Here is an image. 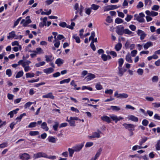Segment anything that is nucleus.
<instances>
[{
	"instance_id": "nucleus-51",
	"label": "nucleus",
	"mask_w": 160,
	"mask_h": 160,
	"mask_svg": "<svg viewBox=\"0 0 160 160\" xmlns=\"http://www.w3.org/2000/svg\"><path fill=\"white\" fill-rule=\"evenodd\" d=\"M94 41H93V40H92V42H91V43L90 44V46H91L92 49L94 51H95L96 50V48H95V47L94 44Z\"/></svg>"
},
{
	"instance_id": "nucleus-50",
	"label": "nucleus",
	"mask_w": 160,
	"mask_h": 160,
	"mask_svg": "<svg viewBox=\"0 0 160 160\" xmlns=\"http://www.w3.org/2000/svg\"><path fill=\"white\" fill-rule=\"evenodd\" d=\"M102 151V148H99V149L98 150V151L95 155L98 157L100 155Z\"/></svg>"
},
{
	"instance_id": "nucleus-13",
	"label": "nucleus",
	"mask_w": 160,
	"mask_h": 160,
	"mask_svg": "<svg viewBox=\"0 0 160 160\" xmlns=\"http://www.w3.org/2000/svg\"><path fill=\"white\" fill-rule=\"evenodd\" d=\"M118 74L120 77H122L127 71V69L125 68H123L121 67H118Z\"/></svg>"
},
{
	"instance_id": "nucleus-40",
	"label": "nucleus",
	"mask_w": 160,
	"mask_h": 160,
	"mask_svg": "<svg viewBox=\"0 0 160 160\" xmlns=\"http://www.w3.org/2000/svg\"><path fill=\"white\" fill-rule=\"evenodd\" d=\"M95 87L98 90H100L102 88V86L100 83H97L96 84Z\"/></svg>"
},
{
	"instance_id": "nucleus-28",
	"label": "nucleus",
	"mask_w": 160,
	"mask_h": 160,
	"mask_svg": "<svg viewBox=\"0 0 160 160\" xmlns=\"http://www.w3.org/2000/svg\"><path fill=\"white\" fill-rule=\"evenodd\" d=\"M122 47V44L121 43H118L115 47L116 50L117 51H119L121 49Z\"/></svg>"
},
{
	"instance_id": "nucleus-5",
	"label": "nucleus",
	"mask_w": 160,
	"mask_h": 160,
	"mask_svg": "<svg viewBox=\"0 0 160 160\" xmlns=\"http://www.w3.org/2000/svg\"><path fill=\"white\" fill-rule=\"evenodd\" d=\"M101 133L100 131L98 130L97 132H95L92 133V135L91 136H88V137L90 138H98L100 137V134Z\"/></svg>"
},
{
	"instance_id": "nucleus-55",
	"label": "nucleus",
	"mask_w": 160,
	"mask_h": 160,
	"mask_svg": "<svg viewBox=\"0 0 160 160\" xmlns=\"http://www.w3.org/2000/svg\"><path fill=\"white\" fill-rule=\"evenodd\" d=\"M102 59L104 61H106L108 59L107 58V55L105 54H102L101 56Z\"/></svg>"
},
{
	"instance_id": "nucleus-16",
	"label": "nucleus",
	"mask_w": 160,
	"mask_h": 160,
	"mask_svg": "<svg viewBox=\"0 0 160 160\" xmlns=\"http://www.w3.org/2000/svg\"><path fill=\"white\" fill-rule=\"evenodd\" d=\"M54 69L52 68H47L44 69L43 72L46 74L50 73L54 71Z\"/></svg>"
},
{
	"instance_id": "nucleus-44",
	"label": "nucleus",
	"mask_w": 160,
	"mask_h": 160,
	"mask_svg": "<svg viewBox=\"0 0 160 160\" xmlns=\"http://www.w3.org/2000/svg\"><path fill=\"white\" fill-rule=\"evenodd\" d=\"M159 8L160 7L159 6L157 5H154L152 8V10L158 11Z\"/></svg>"
},
{
	"instance_id": "nucleus-1",
	"label": "nucleus",
	"mask_w": 160,
	"mask_h": 160,
	"mask_svg": "<svg viewBox=\"0 0 160 160\" xmlns=\"http://www.w3.org/2000/svg\"><path fill=\"white\" fill-rule=\"evenodd\" d=\"M41 157L44 158L52 160H54L56 158L55 156H48L46 153L43 152H40L33 155V158L37 159Z\"/></svg>"
},
{
	"instance_id": "nucleus-11",
	"label": "nucleus",
	"mask_w": 160,
	"mask_h": 160,
	"mask_svg": "<svg viewBox=\"0 0 160 160\" xmlns=\"http://www.w3.org/2000/svg\"><path fill=\"white\" fill-rule=\"evenodd\" d=\"M43 98H49L52 99H54V96L53 95L52 93L51 92H49L46 94L42 96Z\"/></svg>"
},
{
	"instance_id": "nucleus-9",
	"label": "nucleus",
	"mask_w": 160,
	"mask_h": 160,
	"mask_svg": "<svg viewBox=\"0 0 160 160\" xmlns=\"http://www.w3.org/2000/svg\"><path fill=\"white\" fill-rule=\"evenodd\" d=\"M19 157L20 159L22 160H28L30 159L29 155L27 153H24L22 154H20Z\"/></svg>"
},
{
	"instance_id": "nucleus-54",
	"label": "nucleus",
	"mask_w": 160,
	"mask_h": 160,
	"mask_svg": "<svg viewBox=\"0 0 160 160\" xmlns=\"http://www.w3.org/2000/svg\"><path fill=\"white\" fill-rule=\"evenodd\" d=\"M93 144L92 142H88L86 143L85 146L86 148L90 147L93 145Z\"/></svg>"
},
{
	"instance_id": "nucleus-57",
	"label": "nucleus",
	"mask_w": 160,
	"mask_h": 160,
	"mask_svg": "<svg viewBox=\"0 0 160 160\" xmlns=\"http://www.w3.org/2000/svg\"><path fill=\"white\" fill-rule=\"evenodd\" d=\"M32 103H33L32 102H28L25 104L24 105L25 108H26L28 107H29Z\"/></svg>"
},
{
	"instance_id": "nucleus-17",
	"label": "nucleus",
	"mask_w": 160,
	"mask_h": 160,
	"mask_svg": "<svg viewBox=\"0 0 160 160\" xmlns=\"http://www.w3.org/2000/svg\"><path fill=\"white\" fill-rule=\"evenodd\" d=\"M64 60L60 58L57 59L55 62V63L57 64L58 66L62 64Z\"/></svg>"
},
{
	"instance_id": "nucleus-29",
	"label": "nucleus",
	"mask_w": 160,
	"mask_h": 160,
	"mask_svg": "<svg viewBox=\"0 0 160 160\" xmlns=\"http://www.w3.org/2000/svg\"><path fill=\"white\" fill-rule=\"evenodd\" d=\"M99 7V5L93 4L92 5L91 8L94 10H96L98 9Z\"/></svg>"
},
{
	"instance_id": "nucleus-39",
	"label": "nucleus",
	"mask_w": 160,
	"mask_h": 160,
	"mask_svg": "<svg viewBox=\"0 0 160 160\" xmlns=\"http://www.w3.org/2000/svg\"><path fill=\"white\" fill-rule=\"evenodd\" d=\"M55 124L53 126V128L55 131H57L59 125V123L58 122H55Z\"/></svg>"
},
{
	"instance_id": "nucleus-18",
	"label": "nucleus",
	"mask_w": 160,
	"mask_h": 160,
	"mask_svg": "<svg viewBox=\"0 0 160 160\" xmlns=\"http://www.w3.org/2000/svg\"><path fill=\"white\" fill-rule=\"evenodd\" d=\"M102 120L104 121H105L108 123L111 122V120L110 118L108 116H103L101 118Z\"/></svg>"
},
{
	"instance_id": "nucleus-10",
	"label": "nucleus",
	"mask_w": 160,
	"mask_h": 160,
	"mask_svg": "<svg viewBox=\"0 0 160 160\" xmlns=\"http://www.w3.org/2000/svg\"><path fill=\"white\" fill-rule=\"evenodd\" d=\"M110 117L113 120L115 121V122L116 123L118 121L120 120H122L123 119V118L121 117H118L117 116L115 115H111Z\"/></svg>"
},
{
	"instance_id": "nucleus-8",
	"label": "nucleus",
	"mask_w": 160,
	"mask_h": 160,
	"mask_svg": "<svg viewBox=\"0 0 160 160\" xmlns=\"http://www.w3.org/2000/svg\"><path fill=\"white\" fill-rule=\"evenodd\" d=\"M137 34L138 35L140 36V38L141 40H142L144 39L147 35L144 31L140 29L138 30L137 31Z\"/></svg>"
},
{
	"instance_id": "nucleus-46",
	"label": "nucleus",
	"mask_w": 160,
	"mask_h": 160,
	"mask_svg": "<svg viewBox=\"0 0 160 160\" xmlns=\"http://www.w3.org/2000/svg\"><path fill=\"white\" fill-rule=\"evenodd\" d=\"M158 76H153L152 78V82H157L158 81Z\"/></svg>"
},
{
	"instance_id": "nucleus-38",
	"label": "nucleus",
	"mask_w": 160,
	"mask_h": 160,
	"mask_svg": "<svg viewBox=\"0 0 160 160\" xmlns=\"http://www.w3.org/2000/svg\"><path fill=\"white\" fill-rule=\"evenodd\" d=\"M68 122H69L70 126H75V122L72 119H70V120H68Z\"/></svg>"
},
{
	"instance_id": "nucleus-6",
	"label": "nucleus",
	"mask_w": 160,
	"mask_h": 160,
	"mask_svg": "<svg viewBox=\"0 0 160 160\" xmlns=\"http://www.w3.org/2000/svg\"><path fill=\"white\" fill-rule=\"evenodd\" d=\"M26 19L27 20H25L24 19H22L21 22V24H23V25L24 27L27 26V25L31 22L32 21L30 19V17L28 16L26 17Z\"/></svg>"
},
{
	"instance_id": "nucleus-64",
	"label": "nucleus",
	"mask_w": 160,
	"mask_h": 160,
	"mask_svg": "<svg viewBox=\"0 0 160 160\" xmlns=\"http://www.w3.org/2000/svg\"><path fill=\"white\" fill-rule=\"evenodd\" d=\"M137 51L136 50H134L132 51L131 52V56L133 57H135L136 56V54H137Z\"/></svg>"
},
{
	"instance_id": "nucleus-7",
	"label": "nucleus",
	"mask_w": 160,
	"mask_h": 160,
	"mask_svg": "<svg viewBox=\"0 0 160 160\" xmlns=\"http://www.w3.org/2000/svg\"><path fill=\"white\" fill-rule=\"evenodd\" d=\"M84 143H82L80 144L75 145L72 147V148H74V150L75 152H78L82 149Z\"/></svg>"
},
{
	"instance_id": "nucleus-37",
	"label": "nucleus",
	"mask_w": 160,
	"mask_h": 160,
	"mask_svg": "<svg viewBox=\"0 0 160 160\" xmlns=\"http://www.w3.org/2000/svg\"><path fill=\"white\" fill-rule=\"evenodd\" d=\"M133 18L132 16L127 14V17L125 18V20L128 22H129Z\"/></svg>"
},
{
	"instance_id": "nucleus-62",
	"label": "nucleus",
	"mask_w": 160,
	"mask_h": 160,
	"mask_svg": "<svg viewBox=\"0 0 160 160\" xmlns=\"http://www.w3.org/2000/svg\"><path fill=\"white\" fill-rule=\"evenodd\" d=\"M84 9V7L83 6L81 5H80V9L79 10V14L81 16H82V12Z\"/></svg>"
},
{
	"instance_id": "nucleus-2",
	"label": "nucleus",
	"mask_w": 160,
	"mask_h": 160,
	"mask_svg": "<svg viewBox=\"0 0 160 160\" xmlns=\"http://www.w3.org/2000/svg\"><path fill=\"white\" fill-rule=\"evenodd\" d=\"M114 96L117 98H127L128 95L125 93H118V91L115 92L114 93Z\"/></svg>"
},
{
	"instance_id": "nucleus-15",
	"label": "nucleus",
	"mask_w": 160,
	"mask_h": 160,
	"mask_svg": "<svg viewBox=\"0 0 160 160\" xmlns=\"http://www.w3.org/2000/svg\"><path fill=\"white\" fill-rule=\"evenodd\" d=\"M107 109L108 110H112L113 111L117 112L120 110L121 108L117 106H111L110 108H108Z\"/></svg>"
},
{
	"instance_id": "nucleus-34",
	"label": "nucleus",
	"mask_w": 160,
	"mask_h": 160,
	"mask_svg": "<svg viewBox=\"0 0 160 160\" xmlns=\"http://www.w3.org/2000/svg\"><path fill=\"white\" fill-rule=\"evenodd\" d=\"M148 139V138L146 137H144L141 139L139 142V144L141 146L143 143H144Z\"/></svg>"
},
{
	"instance_id": "nucleus-14",
	"label": "nucleus",
	"mask_w": 160,
	"mask_h": 160,
	"mask_svg": "<svg viewBox=\"0 0 160 160\" xmlns=\"http://www.w3.org/2000/svg\"><path fill=\"white\" fill-rule=\"evenodd\" d=\"M96 77L95 75L91 73H89L88 75L85 77V79L87 81H89L94 78Z\"/></svg>"
},
{
	"instance_id": "nucleus-21",
	"label": "nucleus",
	"mask_w": 160,
	"mask_h": 160,
	"mask_svg": "<svg viewBox=\"0 0 160 160\" xmlns=\"http://www.w3.org/2000/svg\"><path fill=\"white\" fill-rule=\"evenodd\" d=\"M9 35L8 36L7 38L8 39H10L11 38H14L16 36V34L15 32L14 31H12L11 32L9 33Z\"/></svg>"
},
{
	"instance_id": "nucleus-27",
	"label": "nucleus",
	"mask_w": 160,
	"mask_h": 160,
	"mask_svg": "<svg viewBox=\"0 0 160 160\" xmlns=\"http://www.w3.org/2000/svg\"><path fill=\"white\" fill-rule=\"evenodd\" d=\"M71 79L69 78L64 79L60 81L59 82L60 84H62L64 83H68L70 81Z\"/></svg>"
},
{
	"instance_id": "nucleus-60",
	"label": "nucleus",
	"mask_w": 160,
	"mask_h": 160,
	"mask_svg": "<svg viewBox=\"0 0 160 160\" xmlns=\"http://www.w3.org/2000/svg\"><path fill=\"white\" fill-rule=\"evenodd\" d=\"M67 24L65 22H60L59 25L62 28H65L67 26Z\"/></svg>"
},
{
	"instance_id": "nucleus-22",
	"label": "nucleus",
	"mask_w": 160,
	"mask_h": 160,
	"mask_svg": "<svg viewBox=\"0 0 160 160\" xmlns=\"http://www.w3.org/2000/svg\"><path fill=\"white\" fill-rule=\"evenodd\" d=\"M72 38L75 40L76 42L77 43H79L81 41L80 38L76 34L73 35Z\"/></svg>"
},
{
	"instance_id": "nucleus-53",
	"label": "nucleus",
	"mask_w": 160,
	"mask_h": 160,
	"mask_svg": "<svg viewBox=\"0 0 160 160\" xmlns=\"http://www.w3.org/2000/svg\"><path fill=\"white\" fill-rule=\"evenodd\" d=\"M25 64L23 63L22 66L24 68V70L25 72H27L30 70V67L29 66L25 67Z\"/></svg>"
},
{
	"instance_id": "nucleus-31",
	"label": "nucleus",
	"mask_w": 160,
	"mask_h": 160,
	"mask_svg": "<svg viewBox=\"0 0 160 160\" xmlns=\"http://www.w3.org/2000/svg\"><path fill=\"white\" fill-rule=\"evenodd\" d=\"M37 51H31V52H34L35 53H38L39 54L42 53L43 50L40 48H37L36 49Z\"/></svg>"
},
{
	"instance_id": "nucleus-19",
	"label": "nucleus",
	"mask_w": 160,
	"mask_h": 160,
	"mask_svg": "<svg viewBox=\"0 0 160 160\" xmlns=\"http://www.w3.org/2000/svg\"><path fill=\"white\" fill-rule=\"evenodd\" d=\"M128 119L130 120L136 122H138V118L137 117L132 115H130L129 116Z\"/></svg>"
},
{
	"instance_id": "nucleus-30",
	"label": "nucleus",
	"mask_w": 160,
	"mask_h": 160,
	"mask_svg": "<svg viewBox=\"0 0 160 160\" xmlns=\"http://www.w3.org/2000/svg\"><path fill=\"white\" fill-rule=\"evenodd\" d=\"M39 132L37 131H31L29 132V135L31 136H36L39 134Z\"/></svg>"
},
{
	"instance_id": "nucleus-3",
	"label": "nucleus",
	"mask_w": 160,
	"mask_h": 160,
	"mask_svg": "<svg viewBox=\"0 0 160 160\" xmlns=\"http://www.w3.org/2000/svg\"><path fill=\"white\" fill-rule=\"evenodd\" d=\"M124 27L122 25L117 26L116 32L119 35H122L124 33Z\"/></svg>"
},
{
	"instance_id": "nucleus-52",
	"label": "nucleus",
	"mask_w": 160,
	"mask_h": 160,
	"mask_svg": "<svg viewBox=\"0 0 160 160\" xmlns=\"http://www.w3.org/2000/svg\"><path fill=\"white\" fill-rule=\"evenodd\" d=\"M137 72L139 75H142L143 73V71L142 69L139 68L138 69L137 71Z\"/></svg>"
},
{
	"instance_id": "nucleus-42",
	"label": "nucleus",
	"mask_w": 160,
	"mask_h": 160,
	"mask_svg": "<svg viewBox=\"0 0 160 160\" xmlns=\"http://www.w3.org/2000/svg\"><path fill=\"white\" fill-rule=\"evenodd\" d=\"M156 149L157 150H160V140L157 141V144L155 146Z\"/></svg>"
},
{
	"instance_id": "nucleus-25",
	"label": "nucleus",
	"mask_w": 160,
	"mask_h": 160,
	"mask_svg": "<svg viewBox=\"0 0 160 160\" xmlns=\"http://www.w3.org/2000/svg\"><path fill=\"white\" fill-rule=\"evenodd\" d=\"M41 127L46 131H48V128L47 126V124L46 122H44L42 124Z\"/></svg>"
},
{
	"instance_id": "nucleus-43",
	"label": "nucleus",
	"mask_w": 160,
	"mask_h": 160,
	"mask_svg": "<svg viewBox=\"0 0 160 160\" xmlns=\"http://www.w3.org/2000/svg\"><path fill=\"white\" fill-rule=\"evenodd\" d=\"M82 90L85 89H88L90 91H92V88L90 87L86 86H83L82 88Z\"/></svg>"
},
{
	"instance_id": "nucleus-59",
	"label": "nucleus",
	"mask_w": 160,
	"mask_h": 160,
	"mask_svg": "<svg viewBox=\"0 0 160 160\" xmlns=\"http://www.w3.org/2000/svg\"><path fill=\"white\" fill-rule=\"evenodd\" d=\"M130 28L132 31H135L136 28V27L134 25H130L129 26Z\"/></svg>"
},
{
	"instance_id": "nucleus-47",
	"label": "nucleus",
	"mask_w": 160,
	"mask_h": 160,
	"mask_svg": "<svg viewBox=\"0 0 160 160\" xmlns=\"http://www.w3.org/2000/svg\"><path fill=\"white\" fill-rule=\"evenodd\" d=\"M148 121L146 119L143 120L142 122V124L145 126H147L148 124Z\"/></svg>"
},
{
	"instance_id": "nucleus-23",
	"label": "nucleus",
	"mask_w": 160,
	"mask_h": 160,
	"mask_svg": "<svg viewBox=\"0 0 160 160\" xmlns=\"http://www.w3.org/2000/svg\"><path fill=\"white\" fill-rule=\"evenodd\" d=\"M124 33L125 34H127L129 35H132V36H133V34L134 33L130 31L128 29H125L124 30Z\"/></svg>"
},
{
	"instance_id": "nucleus-4",
	"label": "nucleus",
	"mask_w": 160,
	"mask_h": 160,
	"mask_svg": "<svg viewBox=\"0 0 160 160\" xmlns=\"http://www.w3.org/2000/svg\"><path fill=\"white\" fill-rule=\"evenodd\" d=\"M122 125L126 129L129 131L134 130L136 126L135 125L131 124L124 123Z\"/></svg>"
},
{
	"instance_id": "nucleus-36",
	"label": "nucleus",
	"mask_w": 160,
	"mask_h": 160,
	"mask_svg": "<svg viewBox=\"0 0 160 160\" xmlns=\"http://www.w3.org/2000/svg\"><path fill=\"white\" fill-rule=\"evenodd\" d=\"M68 151L69 152L70 157H72L73 154L74 153V152H75V151L74 150V148H72V149H71L69 148L68 149Z\"/></svg>"
},
{
	"instance_id": "nucleus-24",
	"label": "nucleus",
	"mask_w": 160,
	"mask_h": 160,
	"mask_svg": "<svg viewBox=\"0 0 160 160\" xmlns=\"http://www.w3.org/2000/svg\"><path fill=\"white\" fill-rule=\"evenodd\" d=\"M48 139L49 142L54 143H55L57 140V139L56 138L52 136H49Z\"/></svg>"
},
{
	"instance_id": "nucleus-45",
	"label": "nucleus",
	"mask_w": 160,
	"mask_h": 160,
	"mask_svg": "<svg viewBox=\"0 0 160 160\" xmlns=\"http://www.w3.org/2000/svg\"><path fill=\"white\" fill-rule=\"evenodd\" d=\"M123 22V21L122 19L118 18H117L115 20V23L118 24L122 23Z\"/></svg>"
},
{
	"instance_id": "nucleus-61",
	"label": "nucleus",
	"mask_w": 160,
	"mask_h": 160,
	"mask_svg": "<svg viewBox=\"0 0 160 160\" xmlns=\"http://www.w3.org/2000/svg\"><path fill=\"white\" fill-rule=\"evenodd\" d=\"M6 73L9 77H10L12 75L11 70L10 69H8L6 70Z\"/></svg>"
},
{
	"instance_id": "nucleus-56",
	"label": "nucleus",
	"mask_w": 160,
	"mask_h": 160,
	"mask_svg": "<svg viewBox=\"0 0 160 160\" xmlns=\"http://www.w3.org/2000/svg\"><path fill=\"white\" fill-rule=\"evenodd\" d=\"M143 6V3L142 2H139L137 6V8H142Z\"/></svg>"
},
{
	"instance_id": "nucleus-63",
	"label": "nucleus",
	"mask_w": 160,
	"mask_h": 160,
	"mask_svg": "<svg viewBox=\"0 0 160 160\" xmlns=\"http://www.w3.org/2000/svg\"><path fill=\"white\" fill-rule=\"evenodd\" d=\"M105 93L111 94L113 93V90L112 89H107L105 92Z\"/></svg>"
},
{
	"instance_id": "nucleus-48",
	"label": "nucleus",
	"mask_w": 160,
	"mask_h": 160,
	"mask_svg": "<svg viewBox=\"0 0 160 160\" xmlns=\"http://www.w3.org/2000/svg\"><path fill=\"white\" fill-rule=\"evenodd\" d=\"M45 57L46 58V62H49L51 61V59L52 57V56L46 55L45 56Z\"/></svg>"
},
{
	"instance_id": "nucleus-41",
	"label": "nucleus",
	"mask_w": 160,
	"mask_h": 160,
	"mask_svg": "<svg viewBox=\"0 0 160 160\" xmlns=\"http://www.w3.org/2000/svg\"><path fill=\"white\" fill-rule=\"evenodd\" d=\"M37 123L36 122H33L30 123L28 126V128H32L35 127L37 124Z\"/></svg>"
},
{
	"instance_id": "nucleus-32",
	"label": "nucleus",
	"mask_w": 160,
	"mask_h": 160,
	"mask_svg": "<svg viewBox=\"0 0 160 160\" xmlns=\"http://www.w3.org/2000/svg\"><path fill=\"white\" fill-rule=\"evenodd\" d=\"M23 74V72L22 71H19L17 73V74L16 75L15 78H19L22 76Z\"/></svg>"
},
{
	"instance_id": "nucleus-35",
	"label": "nucleus",
	"mask_w": 160,
	"mask_h": 160,
	"mask_svg": "<svg viewBox=\"0 0 160 160\" xmlns=\"http://www.w3.org/2000/svg\"><path fill=\"white\" fill-rule=\"evenodd\" d=\"M124 62L123 59L122 58H120L119 59L118 63H119L118 67H122Z\"/></svg>"
},
{
	"instance_id": "nucleus-20",
	"label": "nucleus",
	"mask_w": 160,
	"mask_h": 160,
	"mask_svg": "<svg viewBox=\"0 0 160 160\" xmlns=\"http://www.w3.org/2000/svg\"><path fill=\"white\" fill-rule=\"evenodd\" d=\"M152 46V43L151 42H148L145 44L143 47L145 49H147L150 47Z\"/></svg>"
},
{
	"instance_id": "nucleus-26",
	"label": "nucleus",
	"mask_w": 160,
	"mask_h": 160,
	"mask_svg": "<svg viewBox=\"0 0 160 160\" xmlns=\"http://www.w3.org/2000/svg\"><path fill=\"white\" fill-rule=\"evenodd\" d=\"M126 60L129 63H132V62L131 58L129 53L127 54L126 57Z\"/></svg>"
},
{
	"instance_id": "nucleus-33",
	"label": "nucleus",
	"mask_w": 160,
	"mask_h": 160,
	"mask_svg": "<svg viewBox=\"0 0 160 160\" xmlns=\"http://www.w3.org/2000/svg\"><path fill=\"white\" fill-rule=\"evenodd\" d=\"M35 74L33 73H28L26 74V76L27 78H31L34 77Z\"/></svg>"
},
{
	"instance_id": "nucleus-12",
	"label": "nucleus",
	"mask_w": 160,
	"mask_h": 160,
	"mask_svg": "<svg viewBox=\"0 0 160 160\" xmlns=\"http://www.w3.org/2000/svg\"><path fill=\"white\" fill-rule=\"evenodd\" d=\"M134 17L135 18L134 19H136L137 21L140 22H143L145 21V20L143 18L140 17L137 14H135Z\"/></svg>"
},
{
	"instance_id": "nucleus-58",
	"label": "nucleus",
	"mask_w": 160,
	"mask_h": 160,
	"mask_svg": "<svg viewBox=\"0 0 160 160\" xmlns=\"http://www.w3.org/2000/svg\"><path fill=\"white\" fill-rule=\"evenodd\" d=\"M154 108H158L160 107V103L154 102L152 103Z\"/></svg>"
},
{
	"instance_id": "nucleus-49",
	"label": "nucleus",
	"mask_w": 160,
	"mask_h": 160,
	"mask_svg": "<svg viewBox=\"0 0 160 160\" xmlns=\"http://www.w3.org/2000/svg\"><path fill=\"white\" fill-rule=\"evenodd\" d=\"M148 5L149 6H150L152 4L151 0H145V6L148 5Z\"/></svg>"
}]
</instances>
